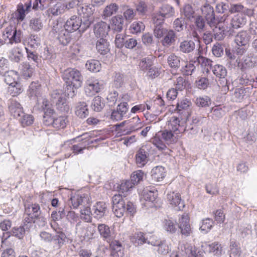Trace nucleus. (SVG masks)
I'll return each instance as SVG.
<instances>
[{
    "instance_id": "f257e3e1",
    "label": "nucleus",
    "mask_w": 257,
    "mask_h": 257,
    "mask_svg": "<svg viewBox=\"0 0 257 257\" xmlns=\"http://www.w3.org/2000/svg\"><path fill=\"white\" fill-rule=\"evenodd\" d=\"M112 208L115 215L122 217L126 211L132 214L135 212V207L132 202L120 194H115L112 197Z\"/></svg>"
},
{
    "instance_id": "f03ea898",
    "label": "nucleus",
    "mask_w": 257,
    "mask_h": 257,
    "mask_svg": "<svg viewBox=\"0 0 257 257\" xmlns=\"http://www.w3.org/2000/svg\"><path fill=\"white\" fill-rule=\"evenodd\" d=\"M90 19H81L76 16H73L67 20L65 24L66 30L71 33L78 30L84 33L91 25Z\"/></svg>"
},
{
    "instance_id": "7ed1b4c3",
    "label": "nucleus",
    "mask_w": 257,
    "mask_h": 257,
    "mask_svg": "<svg viewBox=\"0 0 257 257\" xmlns=\"http://www.w3.org/2000/svg\"><path fill=\"white\" fill-rule=\"evenodd\" d=\"M62 77L70 88L72 86L73 88L77 89L82 86L83 77L77 69L68 68L63 72Z\"/></svg>"
},
{
    "instance_id": "20e7f679",
    "label": "nucleus",
    "mask_w": 257,
    "mask_h": 257,
    "mask_svg": "<svg viewBox=\"0 0 257 257\" xmlns=\"http://www.w3.org/2000/svg\"><path fill=\"white\" fill-rule=\"evenodd\" d=\"M219 21L220 22L218 24L221 25L219 26L218 29L221 31L219 32V34L216 32L214 34L215 39L218 40L223 39L225 33H228L229 35H232L235 29L231 18L227 16L224 18L223 17Z\"/></svg>"
},
{
    "instance_id": "39448f33",
    "label": "nucleus",
    "mask_w": 257,
    "mask_h": 257,
    "mask_svg": "<svg viewBox=\"0 0 257 257\" xmlns=\"http://www.w3.org/2000/svg\"><path fill=\"white\" fill-rule=\"evenodd\" d=\"M202 17H203L207 24L211 27H215L220 22V21L215 18L214 10L212 6L209 4L206 3L201 8Z\"/></svg>"
},
{
    "instance_id": "423d86ee",
    "label": "nucleus",
    "mask_w": 257,
    "mask_h": 257,
    "mask_svg": "<svg viewBox=\"0 0 257 257\" xmlns=\"http://www.w3.org/2000/svg\"><path fill=\"white\" fill-rule=\"evenodd\" d=\"M98 230L101 236L108 243L113 249L120 250V243L116 241L113 242V236L111 233L110 228L108 225L104 224H100L98 225Z\"/></svg>"
},
{
    "instance_id": "0eeeda50",
    "label": "nucleus",
    "mask_w": 257,
    "mask_h": 257,
    "mask_svg": "<svg viewBox=\"0 0 257 257\" xmlns=\"http://www.w3.org/2000/svg\"><path fill=\"white\" fill-rule=\"evenodd\" d=\"M52 101L55 103L57 109L62 112H68L69 106L67 103L66 99L61 90H54L51 93Z\"/></svg>"
},
{
    "instance_id": "6e6552de",
    "label": "nucleus",
    "mask_w": 257,
    "mask_h": 257,
    "mask_svg": "<svg viewBox=\"0 0 257 257\" xmlns=\"http://www.w3.org/2000/svg\"><path fill=\"white\" fill-rule=\"evenodd\" d=\"M185 122L184 119L180 120L176 116H172L168 121V127L172 131H178V133H183L187 131V126H185Z\"/></svg>"
},
{
    "instance_id": "1a4fd4ad",
    "label": "nucleus",
    "mask_w": 257,
    "mask_h": 257,
    "mask_svg": "<svg viewBox=\"0 0 257 257\" xmlns=\"http://www.w3.org/2000/svg\"><path fill=\"white\" fill-rule=\"evenodd\" d=\"M4 36L9 39V43L11 44L21 42V32L17 31L16 28L13 26H9L5 29Z\"/></svg>"
},
{
    "instance_id": "9d476101",
    "label": "nucleus",
    "mask_w": 257,
    "mask_h": 257,
    "mask_svg": "<svg viewBox=\"0 0 257 257\" xmlns=\"http://www.w3.org/2000/svg\"><path fill=\"white\" fill-rule=\"evenodd\" d=\"M167 199L173 206L176 207V209L181 210L185 207L184 201L181 199V195L178 193L170 192L167 194Z\"/></svg>"
},
{
    "instance_id": "9b49d317",
    "label": "nucleus",
    "mask_w": 257,
    "mask_h": 257,
    "mask_svg": "<svg viewBox=\"0 0 257 257\" xmlns=\"http://www.w3.org/2000/svg\"><path fill=\"white\" fill-rule=\"evenodd\" d=\"M109 29V25L103 21H100L95 24L93 28L94 33L98 38H105L108 35Z\"/></svg>"
},
{
    "instance_id": "f8f14e48",
    "label": "nucleus",
    "mask_w": 257,
    "mask_h": 257,
    "mask_svg": "<svg viewBox=\"0 0 257 257\" xmlns=\"http://www.w3.org/2000/svg\"><path fill=\"white\" fill-rule=\"evenodd\" d=\"M77 11L80 15H83V19H90L91 24L92 23L93 19L92 16L94 11V8L91 4L88 5L82 3L79 6Z\"/></svg>"
},
{
    "instance_id": "ddd939ff",
    "label": "nucleus",
    "mask_w": 257,
    "mask_h": 257,
    "mask_svg": "<svg viewBox=\"0 0 257 257\" xmlns=\"http://www.w3.org/2000/svg\"><path fill=\"white\" fill-rule=\"evenodd\" d=\"M101 89V85L97 80L88 79L86 81L85 92L87 95L92 96L98 93Z\"/></svg>"
},
{
    "instance_id": "4468645a",
    "label": "nucleus",
    "mask_w": 257,
    "mask_h": 257,
    "mask_svg": "<svg viewBox=\"0 0 257 257\" xmlns=\"http://www.w3.org/2000/svg\"><path fill=\"white\" fill-rule=\"evenodd\" d=\"M26 214L32 218H41L44 222H45V218L41 217V211L40 207L38 204H32L28 205L25 208Z\"/></svg>"
},
{
    "instance_id": "2eb2a0df",
    "label": "nucleus",
    "mask_w": 257,
    "mask_h": 257,
    "mask_svg": "<svg viewBox=\"0 0 257 257\" xmlns=\"http://www.w3.org/2000/svg\"><path fill=\"white\" fill-rule=\"evenodd\" d=\"M93 215L97 219H100L106 215L107 207L104 202H98L93 207Z\"/></svg>"
},
{
    "instance_id": "dca6fc26",
    "label": "nucleus",
    "mask_w": 257,
    "mask_h": 257,
    "mask_svg": "<svg viewBox=\"0 0 257 257\" xmlns=\"http://www.w3.org/2000/svg\"><path fill=\"white\" fill-rule=\"evenodd\" d=\"M251 36L246 31H241L238 33L235 37L234 41L238 46H247Z\"/></svg>"
},
{
    "instance_id": "f3484780",
    "label": "nucleus",
    "mask_w": 257,
    "mask_h": 257,
    "mask_svg": "<svg viewBox=\"0 0 257 257\" xmlns=\"http://www.w3.org/2000/svg\"><path fill=\"white\" fill-rule=\"evenodd\" d=\"M195 42L191 40H185L179 43L178 50L182 53L190 54L195 50Z\"/></svg>"
},
{
    "instance_id": "a211bd4d",
    "label": "nucleus",
    "mask_w": 257,
    "mask_h": 257,
    "mask_svg": "<svg viewBox=\"0 0 257 257\" xmlns=\"http://www.w3.org/2000/svg\"><path fill=\"white\" fill-rule=\"evenodd\" d=\"M66 30L65 24L61 20H56L53 22L52 30L50 34L55 38H57Z\"/></svg>"
},
{
    "instance_id": "6ab92c4d",
    "label": "nucleus",
    "mask_w": 257,
    "mask_h": 257,
    "mask_svg": "<svg viewBox=\"0 0 257 257\" xmlns=\"http://www.w3.org/2000/svg\"><path fill=\"white\" fill-rule=\"evenodd\" d=\"M66 30L65 24L61 20H56L53 22L52 30L50 34L55 38H57Z\"/></svg>"
},
{
    "instance_id": "aec40b11",
    "label": "nucleus",
    "mask_w": 257,
    "mask_h": 257,
    "mask_svg": "<svg viewBox=\"0 0 257 257\" xmlns=\"http://www.w3.org/2000/svg\"><path fill=\"white\" fill-rule=\"evenodd\" d=\"M9 110L11 113L16 118H18L21 116L22 114H23V109L21 104L16 100H10L9 106Z\"/></svg>"
},
{
    "instance_id": "412c9836",
    "label": "nucleus",
    "mask_w": 257,
    "mask_h": 257,
    "mask_svg": "<svg viewBox=\"0 0 257 257\" xmlns=\"http://www.w3.org/2000/svg\"><path fill=\"white\" fill-rule=\"evenodd\" d=\"M131 241L136 246L147 243L148 235L142 232H137L130 236Z\"/></svg>"
},
{
    "instance_id": "4be33fe9",
    "label": "nucleus",
    "mask_w": 257,
    "mask_h": 257,
    "mask_svg": "<svg viewBox=\"0 0 257 257\" xmlns=\"http://www.w3.org/2000/svg\"><path fill=\"white\" fill-rule=\"evenodd\" d=\"M146 147H142L136 155V163L140 167L144 166L148 162V153L146 151Z\"/></svg>"
},
{
    "instance_id": "5701e85b",
    "label": "nucleus",
    "mask_w": 257,
    "mask_h": 257,
    "mask_svg": "<svg viewBox=\"0 0 257 257\" xmlns=\"http://www.w3.org/2000/svg\"><path fill=\"white\" fill-rule=\"evenodd\" d=\"M3 76L5 82L9 86L19 81V75L18 72L14 70H8Z\"/></svg>"
},
{
    "instance_id": "b1692460",
    "label": "nucleus",
    "mask_w": 257,
    "mask_h": 257,
    "mask_svg": "<svg viewBox=\"0 0 257 257\" xmlns=\"http://www.w3.org/2000/svg\"><path fill=\"white\" fill-rule=\"evenodd\" d=\"M75 112L76 115L81 118L86 117L89 114L88 105L85 102H79L75 106Z\"/></svg>"
},
{
    "instance_id": "393cba45",
    "label": "nucleus",
    "mask_w": 257,
    "mask_h": 257,
    "mask_svg": "<svg viewBox=\"0 0 257 257\" xmlns=\"http://www.w3.org/2000/svg\"><path fill=\"white\" fill-rule=\"evenodd\" d=\"M164 37L161 42L164 47H169L176 41V34L173 30H169Z\"/></svg>"
},
{
    "instance_id": "a878e982",
    "label": "nucleus",
    "mask_w": 257,
    "mask_h": 257,
    "mask_svg": "<svg viewBox=\"0 0 257 257\" xmlns=\"http://www.w3.org/2000/svg\"><path fill=\"white\" fill-rule=\"evenodd\" d=\"M246 88L241 87L235 88L232 90L231 98L233 101L240 102L243 99L246 95Z\"/></svg>"
},
{
    "instance_id": "bb28decb",
    "label": "nucleus",
    "mask_w": 257,
    "mask_h": 257,
    "mask_svg": "<svg viewBox=\"0 0 257 257\" xmlns=\"http://www.w3.org/2000/svg\"><path fill=\"white\" fill-rule=\"evenodd\" d=\"M109 42L105 38H99L96 42V48L97 51L102 55H105L109 51Z\"/></svg>"
},
{
    "instance_id": "cd10ccee",
    "label": "nucleus",
    "mask_w": 257,
    "mask_h": 257,
    "mask_svg": "<svg viewBox=\"0 0 257 257\" xmlns=\"http://www.w3.org/2000/svg\"><path fill=\"white\" fill-rule=\"evenodd\" d=\"M118 5L115 3H111L107 5L104 9L102 17L103 19L111 17L113 14L116 13L118 10Z\"/></svg>"
},
{
    "instance_id": "c85d7f7f",
    "label": "nucleus",
    "mask_w": 257,
    "mask_h": 257,
    "mask_svg": "<svg viewBox=\"0 0 257 257\" xmlns=\"http://www.w3.org/2000/svg\"><path fill=\"white\" fill-rule=\"evenodd\" d=\"M19 70L23 77L26 79L31 77L33 73V69L27 63H23L19 66Z\"/></svg>"
},
{
    "instance_id": "c756f323",
    "label": "nucleus",
    "mask_w": 257,
    "mask_h": 257,
    "mask_svg": "<svg viewBox=\"0 0 257 257\" xmlns=\"http://www.w3.org/2000/svg\"><path fill=\"white\" fill-rule=\"evenodd\" d=\"M152 177L155 181L159 182L165 176V168L162 166H157L152 170Z\"/></svg>"
},
{
    "instance_id": "7c9ffc66",
    "label": "nucleus",
    "mask_w": 257,
    "mask_h": 257,
    "mask_svg": "<svg viewBox=\"0 0 257 257\" xmlns=\"http://www.w3.org/2000/svg\"><path fill=\"white\" fill-rule=\"evenodd\" d=\"M155 59V57L152 55L142 58L139 64L140 68L143 71L148 70L153 65Z\"/></svg>"
},
{
    "instance_id": "2f4dec72",
    "label": "nucleus",
    "mask_w": 257,
    "mask_h": 257,
    "mask_svg": "<svg viewBox=\"0 0 257 257\" xmlns=\"http://www.w3.org/2000/svg\"><path fill=\"white\" fill-rule=\"evenodd\" d=\"M135 121H140V119L139 117H134L131 119H129L127 120H125L119 124L116 125V129L119 130L118 127H122L125 125H127V130H128L126 133L124 134H127L131 132H133L136 130H138L139 127H136V126L133 123Z\"/></svg>"
},
{
    "instance_id": "473e14b6",
    "label": "nucleus",
    "mask_w": 257,
    "mask_h": 257,
    "mask_svg": "<svg viewBox=\"0 0 257 257\" xmlns=\"http://www.w3.org/2000/svg\"><path fill=\"white\" fill-rule=\"evenodd\" d=\"M113 29L116 32H120L123 28L124 19L121 15H117L111 19Z\"/></svg>"
},
{
    "instance_id": "72a5a7b5",
    "label": "nucleus",
    "mask_w": 257,
    "mask_h": 257,
    "mask_svg": "<svg viewBox=\"0 0 257 257\" xmlns=\"http://www.w3.org/2000/svg\"><path fill=\"white\" fill-rule=\"evenodd\" d=\"M105 103L104 99L99 96H95L92 102V109L96 112L100 111L104 107Z\"/></svg>"
},
{
    "instance_id": "f704fd0d",
    "label": "nucleus",
    "mask_w": 257,
    "mask_h": 257,
    "mask_svg": "<svg viewBox=\"0 0 257 257\" xmlns=\"http://www.w3.org/2000/svg\"><path fill=\"white\" fill-rule=\"evenodd\" d=\"M231 19L235 29L244 26L246 22V18L242 14L235 15Z\"/></svg>"
},
{
    "instance_id": "c9c22d12",
    "label": "nucleus",
    "mask_w": 257,
    "mask_h": 257,
    "mask_svg": "<svg viewBox=\"0 0 257 257\" xmlns=\"http://www.w3.org/2000/svg\"><path fill=\"white\" fill-rule=\"evenodd\" d=\"M172 132L171 130H166L161 132L162 139L168 145L173 144L176 142V138Z\"/></svg>"
},
{
    "instance_id": "e433bc0d",
    "label": "nucleus",
    "mask_w": 257,
    "mask_h": 257,
    "mask_svg": "<svg viewBox=\"0 0 257 257\" xmlns=\"http://www.w3.org/2000/svg\"><path fill=\"white\" fill-rule=\"evenodd\" d=\"M159 12L161 14L165 19L172 17L175 15L174 8L168 5H164L162 6L160 8Z\"/></svg>"
},
{
    "instance_id": "4c0bfd02",
    "label": "nucleus",
    "mask_w": 257,
    "mask_h": 257,
    "mask_svg": "<svg viewBox=\"0 0 257 257\" xmlns=\"http://www.w3.org/2000/svg\"><path fill=\"white\" fill-rule=\"evenodd\" d=\"M211 69L213 74L218 78L225 77L227 75L226 69L221 65H214Z\"/></svg>"
},
{
    "instance_id": "58836bf2",
    "label": "nucleus",
    "mask_w": 257,
    "mask_h": 257,
    "mask_svg": "<svg viewBox=\"0 0 257 257\" xmlns=\"http://www.w3.org/2000/svg\"><path fill=\"white\" fill-rule=\"evenodd\" d=\"M41 87L38 83L33 82L31 83L28 90V94L30 97H36L40 96Z\"/></svg>"
},
{
    "instance_id": "ea45409f",
    "label": "nucleus",
    "mask_w": 257,
    "mask_h": 257,
    "mask_svg": "<svg viewBox=\"0 0 257 257\" xmlns=\"http://www.w3.org/2000/svg\"><path fill=\"white\" fill-rule=\"evenodd\" d=\"M30 29L34 32H39L43 28L42 20L39 18H33L29 22Z\"/></svg>"
},
{
    "instance_id": "a19ab883",
    "label": "nucleus",
    "mask_w": 257,
    "mask_h": 257,
    "mask_svg": "<svg viewBox=\"0 0 257 257\" xmlns=\"http://www.w3.org/2000/svg\"><path fill=\"white\" fill-rule=\"evenodd\" d=\"M86 68L90 71L97 72L101 69L100 63L96 60H90L85 64Z\"/></svg>"
},
{
    "instance_id": "79ce46f5",
    "label": "nucleus",
    "mask_w": 257,
    "mask_h": 257,
    "mask_svg": "<svg viewBox=\"0 0 257 257\" xmlns=\"http://www.w3.org/2000/svg\"><path fill=\"white\" fill-rule=\"evenodd\" d=\"M24 90L23 86L18 81L9 87V92L13 96H17Z\"/></svg>"
},
{
    "instance_id": "37998d69",
    "label": "nucleus",
    "mask_w": 257,
    "mask_h": 257,
    "mask_svg": "<svg viewBox=\"0 0 257 257\" xmlns=\"http://www.w3.org/2000/svg\"><path fill=\"white\" fill-rule=\"evenodd\" d=\"M167 62L170 67L178 68L180 66V58L175 54H172L168 56Z\"/></svg>"
},
{
    "instance_id": "c03bdc74",
    "label": "nucleus",
    "mask_w": 257,
    "mask_h": 257,
    "mask_svg": "<svg viewBox=\"0 0 257 257\" xmlns=\"http://www.w3.org/2000/svg\"><path fill=\"white\" fill-rule=\"evenodd\" d=\"M191 104V101L186 98L181 100L177 103V109L178 112L183 113V112L181 111L185 110L187 111V112L188 114V110L190 109Z\"/></svg>"
},
{
    "instance_id": "a18cd8bd",
    "label": "nucleus",
    "mask_w": 257,
    "mask_h": 257,
    "mask_svg": "<svg viewBox=\"0 0 257 257\" xmlns=\"http://www.w3.org/2000/svg\"><path fill=\"white\" fill-rule=\"evenodd\" d=\"M154 250H156L160 254L166 255L171 249L169 246L167 244L166 241L163 240L161 243L159 244V245L155 248Z\"/></svg>"
},
{
    "instance_id": "49530a36",
    "label": "nucleus",
    "mask_w": 257,
    "mask_h": 257,
    "mask_svg": "<svg viewBox=\"0 0 257 257\" xmlns=\"http://www.w3.org/2000/svg\"><path fill=\"white\" fill-rule=\"evenodd\" d=\"M66 9L65 5L63 4L58 3L49 9L51 14L54 16H58L64 12Z\"/></svg>"
},
{
    "instance_id": "de8ad7c7",
    "label": "nucleus",
    "mask_w": 257,
    "mask_h": 257,
    "mask_svg": "<svg viewBox=\"0 0 257 257\" xmlns=\"http://www.w3.org/2000/svg\"><path fill=\"white\" fill-rule=\"evenodd\" d=\"M208 251L213 255H219L221 254L222 247L217 242H214L207 246Z\"/></svg>"
},
{
    "instance_id": "09e8293b",
    "label": "nucleus",
    "mask_w": 257,
    "mask_h": 257,
    "mask_svg": "<svg viewBox=\"0 0 257 257\" xmlns=\"http://www.w3.org/2000/svg\"><path fill=\"white\" fill-rule=\"evenodd\" d=\"M67 122L66 116H60L56 118L54 117L53 126L59 129L63 128L66 126Z\"/></svg>"
},
{
    "instance_id": "8fccbe9b",
    "label": "nucleus",
    "mask_w": 257,
    "mask_h": 257,
    "mask_svg": "<svg viewBox=\"0 0 257 257\" xmlns=\"http://www.w3.org/2000/svg\"><path fill=\"white\" fill-rule=\"evenodd\" d=\"M19 117H20V122L24 127L30 125L34 122V117L31 114H25L23 112V114H22L21 116Z\"/></svg>"
},
{
    "instance_id": "3c124183",
    "label": "nucleus",
    "mask_w": 257,
    "mask_h": 257,
    "mask_svg": "<svg viewBox=\"0 0 257 257\" xmlns=\"http://www.w3.org/2000/svg\"><path fill=\"white\" fill-rule=\"evenodd\" d=\"M211 113L212 118L217 120L225 114V110L220 106H215L211 108Z\"/></svg>"
},
{
    "instance_id": "603ef678",
    "label": "nucleus",
    "mask_w": 257,
    "mask_h": 257,
    "mask_svg": "<svg viewBox=\"0 0 257 257\" xmlns=\"http://www.w3.org/2000/svg\"><path fill=\"white\" fill-rule=\"evenodd\" d=\"M195 103L198 107H205L209 106L211 103L210 98L207 96L197 97L195 99Z\"/></svg>"
},
{
    "instance_id": "864d4df0",
    "label": "nucleus",
    "mask_w": 257,
    "mask_h": 257,
    "mask_svg": "<svg viewBox=\"0 0 257 257\" xmlns=\"http://www.w3.org/2000/svg\"><path fill=\"white\" fill-rule=\"evenodd\" d=\"M54 113V110L51 108H48L45 111L43 117V123L47 126L50 125H53L54 117L51 116V114Z\"/></svg>"
},
{
    "instance_id": "5fc2aeb1",
    "label": "nucleus",
    "mask_w": 257,
    "mask_h": 257,
    "mask_svg": "<svg viewBox=\"0 0 257 257\" xmlns=\"http://www.w3.org/2000/svg\"><path fill=\"white\" fill-rule=\"evenodd\" d=\"M214 221L209 218H206L202 220V224L200 227V229L205 233L208 232L213 227Z\"/></svg>"
},
{
    "instance_id": "6e6d98bb",
    "label": "nucleus",
    "mask_w": 257,
    "mask_h": 257,
    "mask_svg": "<svg viewBox=\"0 0 257 257\" xmlns=\"http://www.w3.org/2000/svg\"><path fill=\"white\" fill-rule=\"evenodd\" d=\"M70 32L66 29V30L63 31V33L59 35L56 39L61 44L67 45L70 43L71 40V37L70 34Z\"/></svg>"
},
{
    "instance_id": "4d7b16f0",
    "label": "nucleus",
    "mask_w": 257,
    "mask_h": 257,
    "mask_svg": "<svg viewBox=\"0 0 257 257\" xmlns=\"http://www.w3.org/2000/svg\"><path fill=\"white\" fill-rule=\"evenodd\" d=\"M28 229V227L27 224H25L23 226H20L18 227H14L12 230L13 236L16 238L18 237V238L21 239L23 237L26 230Z\"/></svg>"
},
{
    "instance_id": "13d9d810",
    "label": "nucleus",
    "mask_w": 257,
    "mask_h": 257,
    "mask_svg": "<svg viewBox=\"0 0 257 257\" xmlns=\"http://www.w3.org/2000/svg\"><path fill=\"white\" fill-rule=\"evenodd\" d=\"M144 177V173L142 171H137L134 172L131 176L130 182L133 184V186L138 184L143 180Z\"/></svg>"
},
{
    "instance_id": "bf43d9fd",
    "label": "nucleus",
    "mask_w": 257,
    "mask_h": 257,
    "mask_svg": "<svg viewBox=\"0 0 257 257\" xmlns=\"http://www.w3.org/2000/svg\"><path fill=\"white\" fill-rule=\"evenodd\" d=\"M16 238L13 235H9L2 240V246L5 248H12L16 242Z\"/></svg>"
},
{
    "instance_id": "052dcab7",
    "label": "nucleus",
    "mask_w": 257,
    "mask_h": 257,
    "mask_svg": "<svg viewBox=\"0 0 257 257\" xmlns=\"http://www.w3.org/2000/svg\"><path fill=\"white\" fill-rule=\"evenodd\" d=\"M41 57L43 59L47 60L49 63H52L55 59V55L53 53V51L48 47L44 49Z\"/></svg>"
},
{
    "instance_id": "680f3d73",
    "label": "nucleus",
    "mask_w": 257,
    "mask_h": 257,
    "mask_svg": "<svg viewBox=\"0 0 257 257\" xmlns=\"http://www.w3.org/2000/svg\"><path fill=\"white\" fill-rule=\"evenodd\" d=\"M145 29V26L142 22H134L130 27L132 33L138 34L144 31Z\"/></svg>"
},
{
    "instance_id": "e2e57ef3",
    "label": "nucleus",
    "mask_w": 257,
    "mask_h": 257,
    "mask_svg": "<svg viewBox=\"0 0 257 257\" xmlns=\"http://www.w3.org/2000/svg\"><path fill=\"white\" fill-rule=\"evenodd\" d=\"M9 58L11 61L18 63L21 60L22 54L18 48H14L10 51Z\"/></svg>"
},
{
    "instance_id": "0e129e2a",
    "label": "nucleus",
    "mask_w": 257,
    "mask_h": 257,
    "mask_svg": "<svg viewBox=\"0 0 257 257\" xmlns=\"http://www.w3.org/2000/svg\"><path fill=\"white\" fill-rule=\"evenodd\" d=\"M158 195L157 191H154L148 190L146 189L144 191L143 198L144 199L149 202H153L155 201Z\"/></svg>"
},
{
    "instance_id": "69168bd1",
    "label": "nucleus",
    "mask_w": 257,
    "mask_h": 257,
    "mask_svg": "<svg viewBox=\"0 0 257 257\" xmlns=\"http://www.w3.org/2000/svg\"><path fill=\"white\" fill-rule=\"evenodd\" d=\"M134 186L130 180H123L121 184L118 186V191L122 193H124L130 190Z\"/></svg>"
},
{
    "instance_id": "338daca9",
    "label": "nucleus",
    "mask_w": 257,
    "mask_h": 257,
    "mask_svg": "<svg viewBox=\"0 0 257 257\" xmlns=\"http://www.w3.org/2000/svg\"><path fill=\"white\" fill-rule=\"evenodd\" d=\"M92 215H93V213L91 212L89 206H85L84 209L81 210V218L85 221L91 222Z\"/></svg>"
},
{
    "instance_id": "774afa93",
    "label": "nucleus",
    "mask_w": 257,
    "mask_h": 257,
    "mask_svg": "<svg viewBox=\"0 0 257 257\" xmlns=\"http://www.w3.org/2000/svg\"><path fill=\"white\" fill-rule=\"evenodd\" d=\"M168 30L163 27V25L154 26V34L156 38L160 39L163 37Z\"/></svg>"
}]
</instances>
